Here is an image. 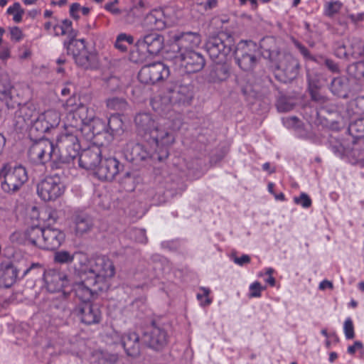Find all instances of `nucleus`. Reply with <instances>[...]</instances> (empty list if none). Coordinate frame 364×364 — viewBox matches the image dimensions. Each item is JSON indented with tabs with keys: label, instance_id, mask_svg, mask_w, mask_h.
<instances>
[{
	"label": "nucleus",
	"instance_id": "obj_1",
	"mask_svg": "<svg viewBox=\"0 0 364 364\" xmlns=\"http://www.w3.org/2000/svg\"><path fill=\"white\" fill-rule=\"evenodd\" d=\"M161 116V118L156 121L149 113L138 114L134 119L136 132L146 141H151L156 147H170L183 124L182 114L171 112L169 116Z\"/></svg>",
	"mask_w": 364,
	"mask_h": 364
},
{
	"label": "nucleus",
	"instance_id": "obj_2",
	"mask_svg": "<svg viewBox=\"0 0 364 364\" xmlns=\"http://www.w3.org/2000/svg\"><path fill=\"white\" fill-rule=\"evenodd\" d=\"M193 98V87L191 84H171L166 87L162 95L151 100L152 108L160 115L169 116L173 105H189Z\"/></svg>",
	"mask_w": 364,
	"mask_h": 364
},
{
	"label": "nucleus",
	"instance_id": "obj_3",
	"mask_svg": "<svg viewBox=\"0 0 364 364\" xmlns=\"http://www.w3.org/2000/svg\"><path fill=\"white\" fill-rule=\"evenodd\" d=\"M169 147L155 146L153 143L148 148L145 145L130 141L124 148V156L131 162H139L146 160L152 161H163L169 155Z\"/></svg>",
	"mask_w": 364,
	"mask_h": 364
},
{
	"label": "nucleus",
	"instance_id": "obj_4",
	"mask_svg": "<svg viewBox=\"0 0 364 364\" xmlns=\"http://www.w3.org/2000/svg\"><path fill=\"white\" fill-rule=\"evenodd\" d=\"M55 148L59 168L61 164H69L79 156L81 146L77 134L66 130L58 136Z\"/></svg>",
	"mask_w": 364,
	"mask_h": 364
},
{
	"label": "nucleus",
	"instance_id": "obj_5",
	"mask_svg": "<svg viewBox=\"0 0 364 364\" xmlns=\"http://www.w3.org/2000/svg\"><path fill=\"white\" fill-rule=\"evenodd\" d=\"M28 155L30 160L36 164H45L48 161L52 163V168H58L55 148L53 143L43 136L36 140L30 146Z\"/></svg>",
	"mask_w": 364,
	"mask_h": 364
},
{
	"label": "nucleus",
	"instance_id": "obj_6",
	"mask_svg": "<svg viewBox=\"0 0 364 364\" xmlns=\"http://www.w3.org/2000/svg\"><path fill=\"white\" fill-rule=\"evenodd\" d=\"M115 267L112 261L105 255L96 256L90 259L87 277L106 287L105 279L114 277Z\"/></svg>",
	"mask_w": 364,
	"mask_h": 364
},
{
	"label": "nucleus",
	"instance_id": "obj_7",
	"mask_svg": "<svg viewBox=\"0 0 364 364\" xmlns=\"http://www.w3.org/2000/svg\"><path fill=\"white\" fill-rule=\"evenodd\" d=\"M233 39L225 34L210 37L205 43L210 58L215 62H225L233 48Z\"/></svg>",
	"mask_w": 364,
	"mask_h": 364
},
{
	"label": "nucleus",
	"instance_id": "obj_8",
	"mask_svg": "<svg viewBox=\"0 0 364 364\" xmlns=\"http://www.w3.org/2000/svg\"><path fill=\"white\" fill-rule=\"evenodd\" d=\"M4 181H1V188L7 193H14L28 181L27 171L21 165L11 168L8 165L2 168Z\"/></svg>",
	"mask_w": 364,
	"mask_h": 364
},
{
	"label": "nucleus",
	"instance_id": "obj_9",
	"mask_svg": "<svg viewBox=\"0 0 364 364\" xmlns=\"http://www.w3.org/2000/svg\"><path fill=\"white\" fill-rule=\"evenodd\" d=\"M168 335L165 328L154 321L144 332L142 342L156 351L162 350L168 344Z\"/></svg>",
	"mask_w": 364,
	"mask_h": 364
},
{
	"label": "nucleus",
	"instance_id": "obj_10",
	"mask_svg": "<svg viewBox=\"0 0 364 364\" xmlns=\"http://www.w3.org/2000/svg\"><path fill=\"white\" fill-rule=\"evenodd\" d=\"M300 64L291 54H283L275 70L276 78L282 82L287 83L294 80L299 75Z\"/></svg>",
	"mask_w": 364,
	"mask_h": 364
},
{
	"label": "nucleus",
	"instance_id": "obj_11",
	"mask_svg": "<svg viewBox=\"0 0 364 364\" xmlns=\"http://www.w3.org/2000/svg\"><path fill=\"white\" fill-rule=\"evenodd\" d=\"M257 44L252 41H240L234 52L237 63L241 69L249 71L253 69L257 63L255 52Z\"/></svg>",
	"mask_w": 364,
	"mask_h": 364
},
{
	"label": "nucleus",
	"instance_id": "obj_12",
	"mask_svg": "<svg viewBox=\"0 0 364 364\" xmlns=\"http://www.w3.org/2000/svg\"><path fill=\"white\" fill-rule=\"evenodd\" d=\"M65 187L56 175L46 177L37 186L38 195L45 201L55 200L63 195Z\"/></svg>",
	"mask_w": 364,
	"mask_h": 364
},
{
	"label": "nucleus",
	"instance_id": "obj_13",
	"mask_svg": "<svg viewBox=\"0 0 364 364\" xmlns=\"http://www.w3.org/2000/svg\"><path fill=\"white\" fill-rule=\"evenodd\" d=\"M168 75V67L161 62H155L143 66L138 73V79L143 84L154 85Z\"/></svg>",
	"mask_w": 364,
	"mask_h": 364
},
{
	"label": "nucleus",
	"instance_id": "obj_14",
	"mask_svg": "<svg viewBox=\"0 0 364 364\" xmlns=\"http://www.w3.org/2000/svg\"><path fill=\"white\" fill-rule=\"evenodd\" d=\"M104 289L100 283L87 276L82 281L75 283L73 285L72 291L82 303H90L92 299L97 298L99 293Z\"/></svg>",
	"mask_w": 364,
	"mask_h": 364
},
{
	"label": "nucleus",
	"instance_id": "obj_15",
	"mask_svg": "<svg viewBox=\"0 0 364 364\" xmlns=\"http://www.w3.org/2000/svg\"><path fill=\"white\" fill-rule=\"evenodd\" d=\"M176 60L180 63L187 73H194L201 70L205 64L203 56L193 50L183 51L176 56Z\"/></svg>",
	"mask_w": 364,
	"mask_h": 364
},
{
	"label": "nucleus",
	"instance_id": "obj_16",
	"mask_svg": "<svg viewBox=\"0 0 364 364\" xmlns=\"http://www.w3.org/2000/svg\"><path fill=\"white\" fill-rule=\"evenodd\" d=\"M123 168L124 165L116 158H107L101 160L95 171V175L101 181H111Z\"/></svg>",
	"mask_w": 364,
	"mask_h": 364
},
{
	"label": "nucleus",
	"instance_id": "obj_17",
	"mask_svg": "<svg viewBox=\"0 0 364 364\" xmlns=\"http://www.w3.org/2000/svg\"><path fill=\"white\" fill-rule=\"evenodd\" d=\"M75 311L81 322L86 325L99 323L102 319V313L97 304L81 303L75 308Z\"/></svg>",
	"mask_w": 364,
	"mask_h": 364
},
{
	"label": "nucleus",
	"instance_id": "obj_18",
	"mask_svg": "<svg viewBox=\"0 0 364 364\" xmlns=\"http://www.w3.org/2000/svg\"><path fill=\"white\" fill-rule=\"evenodd\" d=\"M43 280L47 289L50 292L63 291L65 294V289L68 286L67 276L55 269H48L44 272Z\"/></svg>",
	"mask_w": 364,
	"mask_h": 364
},
{
	"label": "nucleus",
	"instance_id": "obj_19",
	"mask_svg": "<svg viewBox=\"0 0 364 364\" xmlns=\"http://www.w3.org/2000/svg\"><path fill=\"white\" fill-rule=\"evenodd\" d=\"M65 233L58 228H45L43 240L40 241L41 249L57 250L65 241Z\"/></svg>",
	"mask_w": 364,
	"mask_h": 364
},
{
	"label": "nucleus",
	"instance_id": "obj_20",
	"mask_svg": "<svg viewBox=\"0 0 364 364\" xmlns=\"http://www.w3.org/2000/svg\"><path fill=\"white\" fill-rule=\"evenodd\" d=\"M79 166L87 170H95L100 164L101 151L98 146H92L79 153Z\"/></svg>",
	"mask_w": 364,
	"mask_h": 364
},
{
	"label": "nucleus",
	"instance_id": "obj_21",
	"mask_svg": "<svg viewBox=\"0 0 364 364\" xmlns=\"http://www.w3.org/2000/svg\"><path fill=\"white\" fill-rule=\"evenodd\" d=\"M136 44L151 55L159 53L164 47V37L158 33H148L138 39Z\"/></svg>",
	"mask_w": 364,
	"mask_h": 364
},
{
	"label": "nucleus",
	"instance_id": "obj_22",
	"mask_svg": "<svg viewBox=\"0 0 364 364\" xmlns=\"http://www.w3.org/2000/svg\"><path fill=\"white\" fill-rule=\"evenodd\" d=\"M179 53L193 50L201 43L200 35L196 32H185L175 36Z\"/></svg>",
	"mask_w": 364,
	"mask_h": 364
},
{
	"label": "nucleus",
	"instance_id": "obj_23",
	"mask_svg": "<svg viewBox=\"0 0 364 364\" xmlns=\"http://www.w3.org/2000/svg\"><path fill=\"white\" fill-rule=\"evenodd\" d=\"M122 345L127 355L136 358L140 355V337L135 332H127L121 338Z\"/></svg>",
	"mask_w": 364,
	"mask_h": 364
},
{
	"label": "nucleus",
	"instance_id": "obj_24",
	"mask_svg": "<svg viewBox=\"0 0 364 364\" xmlns=\"http://www.w3.org/2000/svg\"><path fill=\"white\" fill-rule=\"evenodd\" d=\"M18 269L11 262L0 264V287H11L16 281Z\"/></svg>",
	"mask_w": 364,
	"mask_h": 364
},
{
	"label": "nucleus",
	"instance_id": "obj_25",
	"mask_svg": "<svg viewBox=\"0 0 364 364\" xmlns=\"http://www.w3.org/2000/svg\"><path fill=\"white\" fill-rule=\"evenodd\" d=\"M143 26L148 30L161 31L166 27L164 12L160 9H154L146 14Z\"/></svg>",
	"mask_w": 364,
	"mask_h": 364
},
{
	"label": "nucleus",
	"instance_id": "obj_26",
	"mask_svg": "<svg viewBox=\"0 0 364 364\" xmlns=\"http://www.w3.org/2000/svg\"><path fill=\"white\" fill-rule=\"evenodd\" d=\"M229 76V65L225 62H215L211 66L209 73L206 76V80L209 82L220 83L228 80Z\"/></svg>",
	"mask_w": 364,
	"mask_h": 364
},
{
	"label": "nucleus",
	"instance_id": "obj_27",
	"mask_svg": "<svg viewBox=\"0 0 364 364\" xmlns=\"http://www.w3.org/2000/svg\"><path fill=\"white\" fill-rule=\"evenodd\" d=\"M73 223L77 236H82L89 232L93 227L92 218L85 213L75 214L73 217Z\"/></svg>",
	"mask_w": 364,
	"mask_h": 364
},
{
	"label": "nucleus",
	"instance_id": "obj_28",
	"mask_svg": "<svg viewBox=\"0 0 364 364\" xmlns=\"http://www.w3.org/2000/svg\"><path fill=\"white\" fill-rule=\"evenodd\" d=\"M330 89L333 95L341 98H347L350 92L348 78L345 76L334 77L331 82Z\"/></svg>",
	"mask_w": 364,
	"mask_h": 364
},
{
	"label": "nucleus",
	"instance_id": "obj_29",
	"mask_svg": "<svg viewBox=\"0 0 364 364\" xmlns=\"http://www.w3.org/2000/svg\"><path fill=\"white\" fill-rule=\"evenodd\" d=\"M75 35H73L69 41H65L63 43V46L67 50L68 54H71L73 58L82 50L87 49L85 40H77L75 38Z\"/></svg>",
	"mask_w": 364,
	"mask_h": 364
},
{
	"label": "nucleus",
	"instance_id": "obj_30",
	"mask_svg": "<svg viewBox=\"0 0 364 364\" xmlns=\"http://www.w3.org/2000/svg\"><path fill=\"white\" fill-rule=\"evenodd\" d=\"M45 228L39 226H32L28 228L25 232V237L33 245L41 249L39 243L43 240Z\"/></svg>",
	"mask_w": 364,
	"mask_h": 364
},
{
	"label": "nucleus",
	"instance_id": "obj_31",
	"mask_svg": "<svg viewBox=\"0 0 364 364\" xmlns=\"http://www.w3.org/2000/svg\"><path fill=\"white\" fill-rule=\"evenodd\" d=\"M51 311L54 316L62 320L71 315V309L69 307V303L65 300L55 301L51 306Z\"/></svg>",
	"mask_w": 364,
	"mask_h": 364
},
{
	"label": "nucleus",
	"instance_id": "obj_32",
	"mask_svg": "<svg viewBox=\"0 0 364 364\" xmlns=\"http://www.w3.org/2000/svg\"><path fill=\"white\" fill-rule=\"evenodd\" d=\"M77 117L82 119V124L91 122L96 117L94 109L80 103L75 109Z\"/></svg>",
	"mask_w": 364,
	"mask_h": 364
},
{
	"label": "nucleus",
	"instance_id": "obj_33",
	"mask_svg": "<svg viewBox=\"0 0 364 364\" xmlns=\"http://www.w3.org/2000/svg\"><path fill=\"white\" fill-rule=\"evenodd\" d=\"M74 261L77 263L75 264V267L78 265L80 271L88 274V268L90 267V260L89 259L87 254L80 251L74 252L73 262Z\"/></svg>",
	"mask_w": 364,
	"mask_h": 364
},
{
	"label": "nucleus",
	"instance_id": "obj_34",
	"mask_svg": "<svg viewBox=\"0 0 364 364\" xmlns=\"http://www.w3.org/2000/svg\"><path fill=\"white\" fill-rule=\"evenodd\" d=\"M347 73L355 79H364V61L360 60L350 64L347 67Z\"/></svg>",
	"mask_w": 364,
	"mask_h": 364
},
{
	"label": "nucleus",
	"instance_id": "obj_35",
	"mask_svg": "<svg viewBox=\"0 0 364 364\" xmlns=\"http://www.w3.org/2000/svg\"><path fill=\"white\" fill-rule=\"evenodd\" d=\"M41 116L45 120V123L48 125L50 129L58 127L60 122V114L55 110H48Z\"/></svg>",
	"mask_w": 364,
	"mask_h": 364
},
{
	"label": "nucleus",
	"instance_id": "obj_36",
	"mask_svg": "<svg viewBox=\"0 0 364 364\" xmlns=\"http://www.w3.org/2000/svg\"><path fill=\"white\" fill-rule=\"evenodd\" d=\"M45 120L43 119L41 116L37 118L33 123L31 129L30 134L31 135H33L36 133H38L41 137H43V134L50 130V128L45 123Z\"/></svg>",
	"mask_w": 364,
	"mask_h": 364
},
{
	"label": "nucleus",
	"instance_id": "obj_37",
	"mask_svg": "<svg viewBox=\"0 0 364 364\" xmlns=\"http://www.w3.org/2000/svg\"><path fill=\"white\" fill-rule=\"evenodd\" d=\"M333 52L336 57L340 59H348L349 50L343 40L335 41L333 44Z\"/></svg>",
	"mask_w": 364,
	"mask_h": 364
},
{
	"label": "nucleus",
	"instance_id": "obj_38",
	"mask_svg": "<svg viewBox=\"0 0 364 364\" xmlns=\"http://www.w3.org/2000/svg\"><path fill=\"white\" fill-rule=\"evenodd\" d=\"M53 260L55 263L69 264L73 262V252L68 250H59L54 253Z\"/></svg>",
	"mask_w": 364,
	"mask_h": 364
},
{
	"label": "nucleus",
	"instance_id": "obj_39",
	"mask_svg": "<svg viewBox=\"0 0 364 364\" xmlns=\"http://www.w3.org/2000/svg\"><path fill=\"white\" fill-rule=\"evenodd\" d=\"M94 57V55H92L87 49H85V50H82L81 53H80L78 55L74 56L73 58L78 65L83 67L85 68H87L90 66V63Z\"/></svg>",
	"mask_w": 364,
	"mask_h": 364
},
{
	"label": "nucleus",
	"instance_id": "obj_40",
	"mask_svg": "<svg viewBox=\"0 0 364 364\" xmlns=\"http://www.w3.org/2000/svg\"><path fill=\"white\" fill-rule=\"evenodd\" d=\"M106 105L108 109L114 111H122L127 107V102L121 97H113L106 100Z\"/></svg>",
	"mask_w": 364,
	"mask_h": 364
},
{
	"label": "nucleus",
	"instance_id": "obj_41",
	"mask_svg": "<svg viewBox=\"0 0 364 364\" xmlns=\"http://www.w3.org/2000/svg\"><path fill=\"white\" fill-rule=\"evenodd\" d=\"M146 4L140 0L126 15L125 21L128 23H134V17H139L142 14V10L145 8Z\"/></svg>",
	"mask_w": 364,
	"mask_h": 364
},
{
	"label": "nucleus",
	"instance_id": "obj_42",
	"mask_svg": "<svg viewBox=\"0 0 364 364\" xmlns=\"http://www.w3.org/2000/svg\"><path fill=\"white\" fill-rule=\"evenodd\" d=\"M276 106L279 112H287L293 109L294 104L291 98L281 95L277 100Z\"/></svg>",
	"mask_w": 364,
	"mask_h": 364
},
{
	"label": "nucleus",
	"instance_id": "obj_43",
	"mask_svg": "<svg viewBox=\"0 0 364 364\" xmlns=\"http://www.w3.org/2000/svg\"><path fill=\"white\" fill-rule=\"evenodd\" d=\"M349 132L356 137L364 136V118H360L350 124Z\"/></svg>",
	"mask_w": 364,
	"mask_h": 364
},
{
	"label": "nucleus",
	"instance_id": "obj_44",
	"mask_svg": "<svg viewBox=\"0 0 364 364\" xmlns=\"http://www.w3.org/2000/svg\"><path fill=\"white\" fill-rule=\"evenodd\" d=\"M80 119L77 116L74 109H70L65 117V125L76 130L83 124L82 119Z\"/></svg>",
	"mask_w": 364,
	"mask_h": 364
},
{
	"label": "nucleus",
	"instance_id": "obj_45",
	"mask_svg": "<svg viewBox=\"0 0 364 364\" xmlns=\"http://www.w3.org/2000/svg\"><path fill=\"white\" fill-rule=\"evenodd\" d=\"M53 30L55 36H63L68 33H70V35L72 36L75 35L72 29V21L68 19L63 20L60 25H55L53 27Z\"/></svg>",
	"mask_w": 364,
	"mask_h": 364
},
{
	"label": "nucleus",
	"instance_id": "obj_46",
	"mask_svg": "<svg viewBox=\"0 0 364 364\" xmlns=\"http://www.w3.org/2000/svg\"><path fill=\"white\" fill-rule=\"evenodd\" d=\"M24 9L21 8L20 3L15 2L12 6L7 9L6 13L9 15H13V21L16 23H20L22 21Z\"/></svg>",
	"mask_w": 364,
	"mask_h": 364
},
{
	"label": "nucleus",
	"instance_id": "obj_47",
	"mask_svg": "<svg viewBox=\"0 0 364 364\" xmlns=\"http://www.w3.org/2000/svg\"><path fill=\"white\" fill-rule=\"evenodd\" d=\"M122 121L119 117L116 115H112L108 119V123L106 127L107 129H108L107 132L111 134H115L122 129Z\"/></svg>",
	"mask_w": 364,
	"mask_h": 364
},
{
	"label": "nucleus",
	"instance_id": "obj_48",
	"mask_svg": "<svg viewBox=\"0 0 364 364\" xmlns=\"http://www.w3.org/2000/svg\"><path fill=\"white\" fill-rule=\"evenodd\" d=\"M350 107L353 112L361 115L364 114V96H360L350 102Z\"/></svg>",
	"mask_w": 364,
	"mask_h": 364
},
{
	"label": "nucleus",
	"instance_id": "obj_49",
	"mask_svg": "<svg viewBox=\"0 0 364 364\" xmlns=\"http://www.w3.org/2000/svg\"><path fill=\"white\" fill-rule=\"evenodd\" d=\"M73 132L77 135L80 133L87 140H92L94 138V134H92L91 128V122L85 123L77 129L73 130Z\"/></svg>",
	"mask_w": 364,
	"mask_h": 364
},
{
	"label": "nucleus",
	"instance_id": "obj_50",
	"mask_svg": "<svg viewBox=\"0 0 364 364\" xmlns=\"http://www.w3.org/2000/svg\"><path fill=\"white\" fill-rule=\"evenodd\" d=\"M200 290L203 293L197 294V299L200 301V304L203 306H208L212 303V299L209 298L210 290L206 287H200Z\"/></svg>",
	"mask_w": 364,
	"mask_h": 364
},
{
	"label": "nucleus",
	"instance_id": "obj_51",
	"mask_svg": "<svg viewBox=\"0 0 364 364\" xmlns=\"http://www.w3.org/2000/svg\"><path fill=\"white\" fill-rule=\"evenodd\" d=\"M91 128L94 136L100 134L102 132L107 129L105 124L100 118L95 117L91 122Z\"/></svg>",
	"mask_w": 364,
	"mask_h": 364
},
{
	"label": "nucleus",
	"instance_id": "obj_52",
	"mask_svg": "<svg viewBox=\"0 0 364 364\" xmlns=\"http://www.w3.org/2000/svg\"><path fill=\"white\" fill-rule=\"evenodd\" d=\"M11 41L17 43L21 41L23 38L22 30L18 26L9 28Z\"/></svg>",
	"mask_w": 364,
	"mask_h": 364
},
{
	"label": "nucleus",
	"instance_id": "obj_53",
	"mask_svg": "<svg viewBox=\"0 0 364 364\" xmlns=\"http://www.w3.org/2000/svg\"><path fill=\"white\" fill-rule=\"evenodd\" d=\"M294 201L296 204L301 205L304 208H309L312 203L311 199L305 193H301L299 197H294Z\"/></svg>",
	"mask_w": 364,
	"mask_h": 364
},
{
	"label": "nucleus",
	"instance_id": "obj_54",
	"mask_svg": "<svg viewBox=\"0 0 364 364\" xmlns=\"http://www.w3.org/2000/svg\"><path fill=\"white\" fill-rule=\"evenodd\" d=\"M344 333L347 339H353L355 336L353 323L350 318H346L343 326Z\"/></svg>",
	"mask_w": 364,
	"mask_h": 364
},
{
	"label": "nucleus",
	"instance_id": "obj_55",
	"mask_svg": "<svg viewBox=\"0 0 364 364\" xmlns=\"http://www.w3.org/2000/svg\"><path fill=\"white\" fill-rule=\"evenodd\" d=\"M330 148L333 154L338 157H343L346 153L343 144L338 141H331Z\"/></svg>",
	"mask_w": 364,
	"mask_h": 364
},
{
	"label": "nucleus",
	"instance_id": "obj_56",
	"mask_svg": "<svg viewBox=\"0 0 364 364\" xmlns=\"http://www.w3.org/2000/svg\"><path fill=\"white\" fill-rule=\"evenodd\" d=\"M342 4L339 1L330 2L326 10V15L328 16H333L337 14L341 8Z\"/></svg>",
	"mask_w": 364,
	"mask_h": 364
},
{
	"label": "nucleus",
	"instance_id": "obj_57",
	"mask_svg": "<svg viewBox=\"0 0 364 364\" xmlns=\"http://www.w3.org/2000/svg\"><path fill=\"white\" fill-rule=\"evenodd\" d=\"M325 66L332 73H338L340 72L339 65L333 60L328 58H322Z\"/></svg>",
	"mask_w": 364,
	"mask_h": 364
},
{
	"label": "nucleus",
	"instance_id": "obj_58",
	"mask_svg": "<svg viewBox=\"0 0 364 364\" xmlns=\"http://www.w3.org/2000/svg\"><path fill=\"white\" fill-rule=\"evenodd\" d=\"M262 288L259 282H255L250 286V297H259L261 296V291Z\"/></svg>",
	"mask_w": 364,
	"mask_h": 364
},
{
	"label": "nucleus",
	"instance_id": "obj_59",
	"mask_svg": "<svg viewBox=\"0 0 364 364\" xmlns=\"http://www.w3.org/2000/svg\"><path fill=\"white\" fill-rule=\"evenodd\" d=\"M134 234L137 242L140 243H146L147 242V237L144 230L135 229L134 230Z\"/></svg>",
	"mask_w": 364,
	"mask_h": 364
},
{
	"label": "nucleus",
	"instance_id": "obj_60",
	"mask_svg": "<svg viewBox=\"0 0 364 364\" xmlns=\"http://www.w3.org/2000/svg\"><path fill=\"white\" fill-rule=\"evenodd\" d=\"M118 3V0H114L113 2L107 3L105 8L108 11L111 12L114 15H119L121 14V10L118 8L114 7V4Z\"/></svg>",
	"mask_w": 364,
	"mask_h": 364
},
{
	"label": "nucleus",
	"instance_id": "obj_61",
	"mask_svg": "<svg viewBox=\"0 0 364 364\" xmlns=\"http://www.w3.org/2000/svg\"><path fill=\"white\" fill-rule=\"evenodd\" d=\"M234 262L240 266H243L250 262V257L247 255H242L240 257H235L234 258Z\"/></svg>",
	"mask_w": 364,
	"mask_h": 364
},
{
	"label": "nucleus",
	"instance_id": "obj_62",
	"mask_svg": "<svg viewBox=\"0 0 364 364\" xmlns=\"http://www.w3.org/2000/svg\"><path fill=\"white\" fill-rule=\"evenodd\" d=\"M80 10V5L78 3H73L70 8V16L75 19L79 18L78 11Z\"/></svg>",
	"mask_w": 364,
	"mask_h": 364
},
{
	"label": "nucleus",
	"instance_id": "obj_63",
	"mask_svg": "<svg viewBox=\"0 0 364 364\" xmlns=\"http://www.w3.org/2000/svg\"><path fill=\"white\" fill-rule=\"evenodd\" d=\"M26 108L22 107L17 110L15 113L16 118H22V122L26 123L30 119L28 116H23L26 114Z\"/></svg>",
	"mask_w": 364,
	"mask_h": 364
},
{
	"label": "nucleus",
	"instance_id": "obj_64",
	"mask_svg": "<svg viewBox=\"0 0 364 364\" xmlns=\"http://www.w3.org/2000/svg\"><path fill=\"white\" fill-rule=\"evenodd\" d=\"M348 17L353 23H358L364 21V12L358 13L356 14H350Z\"/></svg>",
	"mask_w": 364,
	"mask_h": 364
}]
</instances>
